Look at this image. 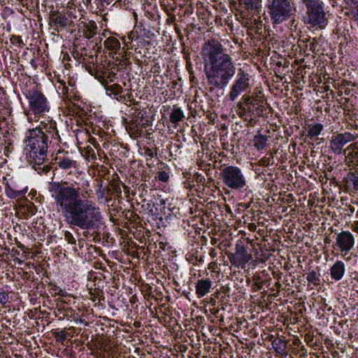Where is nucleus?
<instances>
[{
	"instance_id": "nucleus-30",
	"label": "nucleus",
	"mask_w": 358,
	"mask_h": 358,
	"mask_svg": "<svg viewBox=\"0 0 358 358\" xmlns=\"http://www.w3.org/2000/svg\"><path fill=\"white\" fill-rule=\"evenodd\" d=\"M106 91L110 92V93H112L115 95H118L122 92L123 90H122V87L120 85L113 84L110 86H108L106 87Z\"/></svg>"
},
{
	"instance_id": "nucleus-23",
	"label": "nucleus",
	"mask_w": 358,
	"mask_h": 358,
	"mask_svg": "<svg viewBox=\"0 0 358 358\" xmlns=\"http://www.w3.org/2000/svg\"><path fill=\"white\" fill-rule=\"evenodd\" d=\"M141 113H125V116L123 117V120L126 124V127L131 131H133V124H135L137 121V118Z\"/></svg>"
},
{
	"instance_id": "nucleus-29",
	"label": "nucleus",
	"mask_w": 358,
	"mask_h": 358,
	"mask_svg": "<svg viewBox=\"0 0 358 358\" xmlns=\"http://www.w3.org/2000/svg\"><path fill=\"white\" fill-rule=\"evenodd\" d=\"M55 340L58 343H63L67 338L68 333L64 330L53 332Z\"/></svg>"
},
{
	"instance_id": "nucleus-39",
	"label": "nucleus",
	"mask_w": 358,
	"mask_h": 358,
	"mask_svg": "<svg viewBox=\"0 0 358 358\" xmlns=\"http://www.w3.org/2000/svg\"><path fill=\"white\" fill-rule=\"evenodd\" d=\"M147 185L145 183H142L138 188V191L140 193V195L142 196H143V194L144 192H147Z\"/></svg>"
},
{
	"instance_id": "nucleus-11",
	"label": "nucleus",
	"mask_w": 358,
	"mask_h": 358,
	"mask_svg": "<svg viewBox=\"0 0 358 358\" xmlns=\"http://www.w3.org/2000/svg\"><path fill=\"white\" fill-rule=\"evenodd\" d=\"M252 255L243 245H236V252L229 256L230 263L237 268H244Z\"/></svg>"
},
{
	"instance_id": "nucleus-47",
	"label": "nucleus",
	"mask_w": 358,
	"mask_h": 358,
	"mask_svg": "<svg viewBox=\"0 0 358 358\" xmlns=\"http://www.w3.org/2000/svg\"><path fill=\"white\" fill-rule=\"evenodd\" d=\"M348 3H354L356 4L358 3V0H345Z\"/></svg>"
},
{
	"instance_id": "nucleus-50",
	"label": "nucleus",
	"mask_w": 358,
	"mask_h": 358,
	"mask_svg": "<svg viewBox=\"0 0 358 358\" xmlns=\"http://www.w3.org/2000/svg\"><path fill=\"white\" fill-rule=\"evenodd\" d=\"M213 115H214V116H217V113H210V116H208L209 119H212L213 118ZM215 117H213L214 119Z\"/></svg>"
},
{
	"instance_id": "nucleus-42",
	"label": "nucleus",
	"mask_w": 358,
	"mask_h": 358,
	"mask_svg": "<svg viewBox=\"0 0 358 358\" xmlns=\"http://www.w3.org/2000/svg\"><path fill=\"white\" fill-rule=\"evenodd\" d=\"M13 43H22V40L20 36H14Z\"/></svg>"
},
{
	"instance_id": "nucleus-22",
	"label": "nucleus",
	"mask_w": 358,
	"mask_h": 358,
	"mask_svg": "<svg viewBox=\"0 0 358 358\" xmlns=\"http://www.w3.org/2000/svg\"><path fill=\"white\" fill-rule=\"evenodd\" d=\"M272 345L276 352L279 355H283L287 354V343L285 341L280 338H275L273 341Z\"/></svg>"
},
{
	"instance_id": "nucleus-5",
	"label": "nucleus",
	"mask_w": 358,
	"mask_h": 358,
	"mask_svg": "<svg viewBox=\"0 0 358 358\" xmlns=\"http://www.w3.org/2000/svg\"><path fill=\"white\" fill-rule=\"evenodd\" d=\"M266 7L273 24L287 20L293 10L290 0H266Z\"/></svg>"
},
{
	"instance_id": "nucleus-35",
	"label": "nucleus",
	"mask_w": 358,
	"mask_h": 358,
	"mask_svg": "<svg viewBox=\"0 0 358 358\" xmlns=\"http://www.w3.org/2000/svg\"><path fill=\"white\" fill-rule=\"evenodd\" d=\"M64 238L69 244L75 245L76 243V241L73 237V235L69 231H65Z\"/></svg>"
},
{
	"instance_id": "nucleus-58",
	"label": "nucleus",
	"mask_w": 358,
	"mask_h": 358,
	"mask_svg": "<svg viewBox=\"0 0 358 358\" xmlns=\"http://www.w3.org/2000/svg\"><path fill=\"white\" fill-rule=\"evenodd\" d=\"M76 122H77V124L80 123V121H79L78 118L76 120Z\"/></svg>"
},
{
	"instance_id": "nucleus-28",
	"label": "nucleus",
	"mask_w": 358,
	"mask_h": 358,
	"mask_svg": "<svg viewBox=\"0 0 358 358\" xmlns=\"http://www.w3.org/2000/svg\"><path fill=\"white\" fill-rule=\"evenodd\" d=\"M83 155L88 161H94L96 159V153L94 149L90 146H87L85 148Z\"/></svg>"
},
{
	"instance_id": "nucleus-52",
	"label": "nucleus",
	"mask_w": 358,
	"mask_h": 358,
	"mask_svg": "<svg viewBox=\"0 0 358 358\" xmlns=\"http://www.w3.org/2000/svg\"><path fill=\"white\" fill-rule=\"evenodd\" d=\"M173 112L179 113V112H182V111L180 108H177V109L174 110Z\"/></svg>"
},
{
	"instance_id": "nucleus-3",
	"label": "nucleus",
	"mask_w": 358,
	"mask_h": 358,
	"mask_svg": "<svg viewBox=\"0 0 358 358\" xmlns=\"http://www.w3.org/2000/svg\"><path fill=\"white\" fill-rule=\"evenodd\" d=\"M24 143L27 159L36 169L34 166L43 164L47 157L48 136L41 128L29 129L26 134Z\"/></svg>"
},
{
	"instance_id": "nucleus-53",
	"label": "nucleus",
	"mask_w": 358,
	"mask_h": 358,
	"mask_svg": "<svg viewBox=\"0 0 358 358\" xmlns=\"http://www.w3.org/2000/svg\"><path fill=\"white\" fill-rule=\"evenodd\" d=\"M275 286H276L277 287L280 288V286H281V285H280L279 282H276V283H275Z\"/></svg>"
},
{
	"instance_id": "nucleus-55",
	"label": "nucleus",
	"mask_w": 358,
	"mask_h": 358,
	"mask_svg": "<svg viewBox=\"0 0 358 358\" xmlns=\"http://www.w3.org/2000/svg\"><path fill=\"white\" fill-rule=\"evenodd\" d=\"M211 301L213 302V305H215V301L213 299H211Z\"/></svg>"
},
{
	"instance_id": "nucleus-43",
	"label": "nucleus",
	"mask_w": 358,
	"mask_h": 358,
	"mask_svg": "<svg viewBox=\"0 0 358 358\" xmlns=\"http://www.w3.org/2000/svg\"><path fill=\"white\" fill-rule=\"evenodd\" d=\"M210 313L214 315H217L219 313V309L217 308H213L210 309Z\"/></svg>"
},
{
	"instance_id": "nucleus-7",
	"label": "nucleus",
	"mask_w": 358,
	"mask_h": 358,
	"mask_svg": "<svg viewBox=\"0 0 358 358\" xmlns=\"http://www.w3.org/2000/svg\"><path fill=\"white\" fill-rule=\"evenodd\" d=\"M252 87V83L250 74L239 69L227 96L230 101H233L241 94L249 92Z\"/></svg>"
},
{
	"instance_id": "nucleus-54",
	"label": "nucleus",
	"mask_w": 358,
	"mask_h": 358,
	"mask_svg": "<svg viewBox=\"0 0 358 358\" xmlns=\"http://www.w3.org/2000/svg\"><path fill=\"white\" fill-rule=\"evenodd\" d=\"M134 326L135 327H139V322H134Z\"/></svg>"
},
{
	"instance_id": "nucleus-8",
	"label": "nucleus",
	"mask_w": 358,
	"mask_h": 358,
	"mask_svg": "<svg viewBox=\"0 0 358 358\" xmlns=\"http://www.w3.org/2000/svg\"><path fill=\"white\" fill-rule=\"evenodd\" d=\"M29 100V107L34 112H48L50 110L46 97L38 90H27L24 92Z\"/></svg>"
},
{
	"instance_id": "nucleus-1",
	"label": "nucleus",
	"mask_w": 358,
	"mask_h": 358,
	"mask_svg": "<svg viewBox=\"0 0 358 358\" xmlns=\"http://www.w3.org/2000/svg\"><path fill=\"white\" fill-rule=\"evenodd\" d=\"M48 190L54 200L57 210L61 213L64 220L71 227L85 230L83 233L87 237L89 230L99 228L103 216L96 203L88 199L80 198V188L67 182H50Z\"/></svg>"
},
{
	"instance_id": "nucleus-9",
	"label": "nucleus",
	"mask_w": 358,
	"mask_h": 358,
	"mask_svg": "<svg viewBox=\"0 0 358 358\" xmlns=\"http://www.w3.org/2000/svg\"><path fill=\"white\" fill-rule=\"evenodd\" d=\"M239 110L244 112H263L266 110V103L264 100H258L248 94H244L237 104Z\"/></svg>"
},
{
	"instance_id": "nucleus-25",
	"label": "nucleus",
	"mask_w": 358,
	"mask_h": 358,
	"mask_svg": "<svg viewBox=\"0 0 358 358\" xmlns=\"http://www.w3.org/2000/svg\"><path fill=\"white\" fill-rule=\"evenodd\" d=\"M346 179L348 182H350L352 185L353 189L355 191H358V171H356L355 172H349L347 174Z\"/></svg>"
},
{
	"instance_id": "nucleus-38",
	"label": "nucleus",
	"mask_w": 358,
	"mask_h": 358,
	"mask_svg": "<svg viewBox=\"0 0 358 358\" xmlns=\"http://www.w3.org/2000/svg\"><path fill=\"white\" fill-rule=\"evenodd\" d=\"M140 115L142 122H143V126H142V127L145 128L150 124V120L149 117L146 115V113H141Z\"/></svg>"
},
{
	"instance_id": "nucleus-57",
	"label": "nucleus",
	"mask_w": 358,
	"mask_h": 358,
	"mask_svg": "<svg viewBox=\"0 0 358 358\" xmlns=\"http://www.w3.org/2000/svg\"><path fill=\"white\" fill-rule=\"evenodd\" d=\"M79 117V118H80V119L82 120V121H85V120H83V117H82V116L79 115V117Z\"/></svg>"
},
{
	"instance_id": "nucleus-61",
	"label": "nucleus",
	"mask_w": 358,
	"mask_h": 358,
	"mask_svg": "<svg viewBox=\"0 0 358 358\" xmlns=\"http://www.w3.org/2000/svg\"><path fill=\"white\" fill-rule=\"evenodd\" d=\"M356 216L358 217V211L357 212Z\"/></svg>"
},
{
	"instance_id": "nucleus-15",
	"label": "nucleus",
	"mask_w": 358,
	"mask_h": 358,
	"mask_svg": "<svg viewBox=\"0 0 358 358\" xmlns=\"http://www.w3.org/2000/svg\"><path fill=\"white\" fill-rule=\"evenodd\" d=\"M331 279L338 281L343 278L345 273V265L341 260H337L330 268Z\"/></svg>"
},
{
	"instance_id": "nucleus-4",
	"label": "nucleus",
	"mask_w": 358,
	"mask_h": 358,
	"mask_svg": "<svg viewBox=\"0 0 358 358\" xmlns=\"http://www.w3.org/2000/svg\"><path fill=\"white\" fill-rule=\"evenodd\" d=\"M222 183L231 190L243 192L248 187L246 177L243 171L236 166H227L220 173Z\"/></svg>"
},
{
	"instance_id": "nucleus-49",
	"label": "nucleus",
	"mask_w": 358,
	"mask_h": 358,
	"mask_svg": "<svg viewBox=\"0 0 358 358\" xmlns=\"http://www.w3.org/2000/svg\"><path fill=\"white\" fill-rule=\"evenodd\" d=\"M249 228L250 230H255L256 228V226L254 224H252L250 225Z\"/></svg>"
},
{
	"instance_id": "nucleus-33",
	"label": "nucleus",
	"mask_w": 358,
	"mask_h": 358,
	"mask_svg": "<svg viewBox=\"0 0 358 358\" xmlns=\"http://www.w3.org/2000/svg\"><path fill=\"white\" fill-rule=\"evenodd\" d=\"M170 120L172 123H177L184 117L183 113H169Z\"/></svg>"
},
{
	"instance_id": "nucleus-59",
	"label": "nucleus",
	"mask_w": 358,
	"mask_h": 358,
	"mask_svg": "<svg viewBox=\"0 0 358 358\" xmlns=\"http://www.w3.org/2000/svg\"><path fill=\"white\" fill-rule=\"evenodd\" d=\"M223 316H221V320L223 321Z\"/></svg>"
},
{
	"instance_id": "nucleus-51",
	"label": "nucleus",
	"mask_w": 358,
	"mask_h": 358,
	"mask_svg": "<svg viewBox=\"0 0 358 358\" xmlns=\"http://www.w3.org/2000/svg\"><path fill=\"white\" fill-rule=\"evenodd\" d=\"M83 243H84V240H83V239H79L78 240V243H79L80 247H81V245L83 244Z\"/></svg>"
},
{
	"instance_id": "nucleus-34",
	"label": "nucleus",
	"mask_w": 358,
	"mask_h": 358,
	"mask_svg": "<svg viewBox=\"0 0 358 358\" xmlns=\"http://www.w3.org/2000/svg\"><path fill=\"white\" fill-rule=\"evenodd\" d=\"M9 296L8 293L3 289H0V304L5 305L8 302Z\"/></svg>"
},
{
	"instance_id": "nucleus-44",
	"label": "nucleus",
	"mask_w": 358,
	"mask_h": 358,
	"mask_svg": "<svg viewBox=\"0 0 358 358\" xmlns=\"http://www.w3.org/2000/svg\"><path fill=\"white\" fill-rule=\"evenodd\" d=\"M353 17H354L355 21L357 22V27H358V5H357V6L356 8V12L354 14Z\"/></svg>"
},
{
	"instance_id": "nucleus-18",
	"label": "nucleus",
	"mask_w": 358,
	"mask_h": 358,
	"mask_svg": "<svg viewBox=\"0 0 358 358\" xmlns=\"http://www.w3.org/2000/svg\"><path fill=\"white\" fill-rule=\"evenodd\" d=\"M83 24V34L85 38L90 39L96 36L97 34L98 27L94 21H90L89 22H82Z\"/></svg>"
},
{
	"instance_id": "nucleus-37",
	"label": "nucleus",
	"mask_w": 358,
	"mask_h": 358,
	"mask_svg": "<svg viewBox=\"0 0 358 358\" xmlns=\"http://www.w3.org/2000/svg\"><path fill=\"white\" fill-rule=\"evenodd\" d=\"M157 178L162 182H167L169 178V176L166 171H160L158 173Z\"/></svg>"
},
{
	"instance_id": "nucleus-6",
	"label": "nucleus",
	"mask_w": 358,
	"mask_h": 358,
	"mask_svg": "<svg viewBox=\"0 0 358 358\" xmlns=\"http://www.w3.org/2000/svg\"><path fill=\"white\" fill-rule=\"evenodd\" d=\"M302 1L306 7L304 22L312 27H324L327 18L322 4L315 0H302Z\"/></svg>"
},
{
	"instance_id": "nucleus-40",
	"label": "nucleus",
	"mask_w": 358,
	"mask_h": 358,
	"mask_svg": "<svg viewBox=\"0 0 358 358\" xmlns=\"http://www.w3.org/2000/svg\"><path fill=\"white\" fill-rule=\"evenodd\" d=\"M144 154L145 156H148V157H150L151 158H152L155 155L153 151L152 150V149L149 148H144Z\"/></svg>"
},
{
	"instance_id": "nucleus-60",
	"label": "nucleus",
	"mask_w": 358,
	"mask_h": 358,
	"mask_svg": "<svg viewBox=\"0 0 358 358\" xmlns=\"http://www.w3.org/2000/svg\"><path fill=\"white\" fill-rule=\"evenodd\" d=\"M348 115H349L350 117H351L350 115V113H346Z\"/></svg>"
},
{
	"instance_id": "nucleus-16",
	"label": "nucleus",
	"mask_w": 358,
	"mask_h": 358,
	"mask_svg": "<svg viewBox=\"0 0 358 358\" xmlns=\"http://www.w3.org/2000/svg\"><path fill=\"white\" fill-rule=\"evenodd\" d=\"M50 22L52 26L61 28H64L68 23V20L65 15L57 10L50 12Z\"/></svg>"
},
{
	"instance_id": "nucleus-2",
	"label": "nucleus",
	"mask_w": 358,
	"mask_h": 358,
	"mask_svg": "<svg viewBox=\"0 0 358 358\" xmlns=\"http://www.w3.org/2000/svg\"><path fill=\"white\" fill-rule=\"evenodd\" d=\"M201 55L209 65L206 69L208 84L213 88H224L236 73L232 58L224 52L222 45L216 39L208 40L203 44Z\"/></svg>"
},
{
	"instance_id": "nucleus-45",
	"label": "nucleus",
	"mask_w": 358,
	"mask_h": 358,
	"mask_svg": "<svg viewBox=\"0 0 358 358\" xmlns=\"http://www.w3.org/2000/svg\"><path fill=\"white\" fill-rule=\"evenodd\" d=\"M255 285L258 289H261L263 287V282H256Z\"/></svg>"
},
{
	"instance_id": "nucleus-36",
	"label": "nucleus",
	"mask_w": 358,
	"mask_h": 358,
	"mask_svg": "<svg viewBox=\"0 0 358 358\" xmlns=\"http://www.w3.org/2000/svg\"><path fill=\"white\" fill-rule=\"evenodd\" d=\"M271 157H264L259 161V164L262 166H268L270 164L271 158H273V153H270Z\"/></svg>"
},
{
	"instance_id": "nucleus-48",
	"label": "nucleus",
	"mask_w": 358,
	"mask_h": 358,
	"mask_svg": "<svg viewBox=\"0 0 358 358\" xmlns=\"http://www.w3.org/2000/svg\"><path fill=\"white\" fill-rule=\"evenodd\" d=\"M57 294L62 296H65L64 292L62 289H59V292H57Z\"/></svg>"
},
{
	"instance_id": "nucleus-31",
	"label": "nucleus",
	"mask_w": 358,
	"mask_h": 358,
	"mask_svg": "<svg viewBox=\"0 0 358 358\" xmlns=\"http://www.w3.org/2000/svg\"><path fill=\"white\" fill-rule=\"evenodd\" d=\"M142 126H143V122H142L141 115H138L136 123H135V124H133L134 134L136 135H141L143 128Z\"/></svg>"
},
{
	"instance_id": "nucleus-24",
	"label": "nucleus",
	"mask_w": 358,
	"mask_h": 358,
	"mask_svg": "<svg viewBox=\"0 0 358 358\" xmlns=\"http://www.w3.org/2000/svg\"><path fill=\"white\" fill-rule=\"evenodd\" d=\"M308 136L313 138L317 136L323 129V125L322 124H309L308 126Z\"/></svg>"
},
{
	"instance_id": "nucleus-21",
	"label": "nucleus",
	"mask_w": 358,
	"mask_h": 358,
	"mask_svg": "<svg viewBox=\"0 0 358 358\" xmlns=\"http://www.w3.org/2000/svg\"><path fill=\"white\" fill-rule=\"evenodd\" d=\"M268 141V136L263 135L259 131L257 134L254 136V146L258 150H263L266 147Z\"/></svg>"
},
{
	"instance_id": "nucleus-27",
	"label": "nucleus",
	"mask_w": 358,
	"mask_h": 358,
	"mask_svg": "<svg viewBox=\"0 0 358 358\" xmlns=\"http://www.w3.org/2000/svg\"><path fill=\"white\" fill-rule=\"evenodd\" d=\"M248 10H257L262 0H241Z\"/></svg>"
},
{
	"instance_id": "nucleus-14",
	"label": "nucleus",
	"mask_w": 358,
	"mask_h": 358,
	"mask_svg": "<svg viewBox=\"0 0 358 358\" xmlns=\"http://www.w3.org/2000/svg\"><path fill=\"white\" fill-rule=\"evenodd\" d=\"M213 281L209 278L198 280L196 283V294L198 298H201L206 295L212 289Z\"/></svg>"
},
{
	"instance_id": "nucleus-12",
	"label": "nucleus",
	"mask_w": 358,
	"mask_h": 358,
	"mask_svg": "<svg viewBox=\"0 0 358 358\" xmlns=\"http://www.w3.org/2000/svg\"><path fill=\"white\" fill-rule=\"evenodd\" d=\"M336 245L342 252H348L354 247L355 238L348 231H343L337 234Z\"/></svg>"
},
{
	"instance_id": "nucleus-20",
	"label": "nucleus",
	"mask_w": 358,
	"mask_h": 358,
	"mask_svg": "<svg viewBox=\"0 0 358 358\" xmlns=\"http://www.w3.org/2000/svg\"><path fill=\"white\" fill-rule=\"evenodd\" d=\"M104 45L106 48L115 54L120 50L121 46L120 41L114 36L106 38L104 41Z\"/></svg>"
},
{
	"instance_id": "nucleus-10",
	"label": "nucleus",
	"mask_w": 358,
	"mask_h": 358,
	"mask_svg": "<svg viewBox=\"0 0 358 358\" xmlns=\"http://www.w3.org/2000/svg\"><path fill=\"white\" fill-rule=\"evenodd\" d=\"M356 138L357 136L349 132L334 135L331 137L330 141L331 150L334 154L340 155L341 154L343 148L345 145L348 143L354 141Z\"/></svg>"
},
{
	"instance_id": "nucleus-26",
	"label": "nucleus",
	"mask_w": 358,
	"mask_h": 358,
	"mask_svg": "<svg viewBox=\"0 0 358 358\" xmlns=\"http://www.w3.org/2000/svg\"><path fill=\"white\" fill-rule=\"evenodd\" d=\"M306 280L308 283H311L313 285H319L320 284V275L313 270L307 273Z\"/></svg>"
},
{
	"instance_id": "nucleus-17",
	"label": "nucleus",
	"mask_w": 358,
	"mask_h": 358,
	"mask_svg": "<svg viewBox=\"0 0 358 358\" xmlns=\"http://www.w3.org/2000/svg\"><path fill=\"white\" fill-rule=\"evenodd\" d=\"M57 166L62 170H71L77 169L78 164L77 161L69 157H59L56 159Z\"/></svg>"
},
{
	"instance_id": "nucleus-32",
	"label": "nucleus",
	"mask_w": 358,
	"mask_h": 358,
	"mask_svg": "<svg viewBox=\"0 0 358 358\" xmlns=\"http://www.w3.org/2000/svg\"><path fill=\"white\" fill-rule=\"evenodd\" d=\"M239 116L245 121L247 122V124L250 126H254L255 124V120L251 116V113H238Z\"/></svg>"
},
{
	"instance_id": "nucleus-46",
	"label": "nucleus",
	"mask_w": 358,
	"mask_h": 358,
	"mask_svg": "<svg viewBox=\"0 0 358 358\" xmlns=\"http://www.w3.org/2000/svg\"><path fill=\"white\" fill-rule=\"evenodd\" d=\"M352 229L358 233V221L355 222Z\"/></svg>"
},
{
	"instance_id": "nucleus-13",
	"label": "nucleus",
	"mask_w": 358,
	"mask_h": 358,
	"mask_svg": "<svg viewBox=\"0 0 358 358\" xmlns=\"http://www.w3.org/2000/svg\"><path fill=\"white\" fill-rule=\"evenodd\" d=\"M347 164L350 166L358 169V142L351 143L343 151Z\"/></svg>"
},
{
	"instance_id": "nucleus-19",
	"label": "nucleus",
	"mask_w": 358,
	"mask_h": 358,
	"mask_svg": "<svg viewBox=\"0 0 358 358\" xmlns=\"http://www.w3.org/2000/svg\"><path fill=\"white\" fill-rule=\"evenodd\" d=\"M27 188L19 189L7 184L5 187V192L7 196L10 199L22 197L27 192Z\"/></svg>"
},
{
	"instance_id": "nucleus-41",
	"label": "nucleus",
	"mask_w": 358,
	"mask_h": 358,
	"mask_svg": "<svg viewBox=\"0 0 358 358\" xmlns=\"http://www.w3.org/2000/svg\"><path fill=\"white\" fill-rule=\"evenodd\" d=\"M90 141L95 148H97L99 146V143H97L94 138H90Z\"/></svg>"
},
{
	"instance_id": "nucleus-56",
	"label": "nucleus",
	"mask_w": 358,
	"mask_h": 358,
	"mask_svg": "<svg viewBox=\"0 0 358 358\" xmlns=\"http://www.w3.org/2000/svg\"><path fill=\"white\" fill-rule=\"evenodd\" d=\"M103 1H106L107 2L108 4H109L110 2L109 1V0H103Z\"/></svg>"
}]
</instances>
